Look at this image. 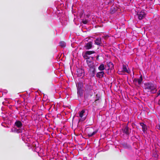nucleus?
<instances>
[{
    "mask_svg": "<svg viewBox=\"0 0 160 160\" xmlns=\"http://www.w3.org/2000/svg\"><path fill=\"white\" fill-rule=\"evenodd\" d=\"M22 124V122L20 121H17L15 123V126H16L18 128H14L12 129V131L15 132L17 133H20L22 134L21 135L22 137V139L26 140L27 142H30L31 141L32 139V138L29 137L28 136V133L24 129L21 128Z\"/></svg>",
    "mask_w": 160,
    "mask_h": 160,
    "instance_id": "obj_1",
    "label": "nucleus"
},
{
    "mask_svg": "<svg viewBox=\"0 0 160 160\" xmlns=\"http://www.w3.org/2000/svg\"><path fill=\"white\" fill-rule=\"evenodd\" d=\"M145 90L151 93H155L157 92V86L151 82L146 83L144 84Z\"/></svg>",
    "mask_w": 160,
    "mask_h": 160,
    "instance_id": "obj_2",
    "label": "nucleus"
},
{
    "mask_svg": "<svg viewBox=\"0 0 160 160\" xmlns=\"http://www.w3.org/2000/svg\"><path fill=\"white\" fill-rule=\"evenodd\" d=\"M95 53L94 51H87L85 52V53L83 55V58L85 59L86 60L87 62H92L93 61L94 59V57L90 56L92 54Z\"/></svg>",
    "mask_w": 160,
    "mask_h": 160,
    "instance_id": "obj_3",
    "label": "nucleus"
},
{
    "mask_svg": "<svg viewBox=\"0 0 160 160\" xmlns=\"http://www.w3.org/2000/svg\"><path fill=\"white\" fill-rule=\"evenodd\" d=\"M130 70L128 68V66L126 65H123L122 67V70L119 69L118 71V73L119 74H124L125 72L127 73H130Z\"/></svg>",
    "mask_w": 160,
    "mask_h": 160,
    "instance_id": "obj_4",
    "label": "nucleus"
},
{
    "mask_svg": "<svg viewBox=\"0 0 160 160\" xmlns=\"http://www.w3.org/2000/svg\"><path fill=\"white\" fill-rule=\"evenodd\" d=\"M145 16L146 14L145 12H144L141 11L138 12L136 16L137 17L139 20H141L144 18L145 17Z\"/></svg>",
    "mask_w": 160,
    "mask_h": 160,
    "instance_id": "obj_5",
    "label": "nucleus"
},
{
    "mask_svg": "<svg viewBox=\"0 0 160 160\" xmlns=\"http://www.w3.org/2000/svg\"><path fill=\"white\" fill-rule=\"evenodd\" d=\"M79 116L82 121L86 119V114L85 113V110H82L79 112Z\"/></svg>",
    "mask_w": 160,
    "mask_h": 160,
    "instance_id": "obj_6",
    "label": "nucleus"
},
{
    "mask_svg": "<svg viewBox=\"0 0 160 160\" xmlns=\"http://www.w3.org/2000/svg\"><path fill=\"white\" fill-rule=\"evenodd\" d=\"M77 74L78 77L83 76L84 74V70L81 69H78L77 71Z\"/></svg>",
    "mask_w": 160,
    "mask_h": 160,
    "instance_id": "obj_7",
    "label": "nucleus"
},
{
    "mask_svg": "<svg viewBox=\"0 0 160 160\" xmlns=\"http://www.w3.org/2000/svg\"><path fill=\"white\" fill-rule=\"evenodd\" d=\"M76 86L78 89V92L80 91L83 88V84L81 82H79L78 84H76Z\"/></svg>",
    "mask_w": 160,
    "mask_h": 160,
    "instance_id": "obj_8",
    "label": "nucleus"
},
{
    "mask_svg": "<svg viewBox=\"0 0 160 160\" xmlns=\"http://www.w3.org/2000/svg\"><path fill=\"white\" fill-rule=\"evenodd\" d=\"M140 125L142 127V129L143 132L145 133L147 132V126L143 123H141Z\"/></svg>",
    "mask_w": 160,
    "mask_h": 160,
    "instance_id": "obj_9",
    "label": "nucleus"
},
{
    "mask_svg": "<svg viewBox=\"0 0 160 160\" xmlns=\"http://www.w3.org/2000/svg\"><path fill=\"white\" fill-rule=\"evenodd\" d=\"M107 66L108 67V70H112L113 68V64L111 62H107Z\"/></svg>",
    "mask_w": 160,
    "mask_h": 160,
    "instance_id": "obj_10",
    "label": "nucleus"
},
{
    "mask_svg": "<svg viewBox=\"0 0 160 160\" xmlns=\"http://www.w3.org/2000/svg\"><path fill=\"white\" fill-rule=\"evenodd\" d=\"M104 72L103 71H101L98 72L97 74V77L99 78H101L103 77Z\"/></svg>",
    "mask_w": 160,
    "mask_h": 160,
    "instance_id": "obj_11",
    "label": "nucleus"
},
{
    "mask_svg": "<svg viewBox=\"0 0 160 160\" xmlns=\"http://www.w3.org/2000/svg\"><path fill=\"white\" fill-rule=\"evenodd\" d=\"M92 44L91 42H88V43L85 46L86 49H91L92 46Z\"/></svg>",
    "mask_w": 160,
    "mask_h": 160,
    "instance_id": "obj_12",
    "label": "nucleus"
},
{
    "mask_svg": "<svg viewBox=\"0 0 160 160\" xmlns=\"http://www.w3.org/2000/svg\"><path fill=\"white\" fill-rule=\"evenodd\" d=\"M101 38H98L95 41V44L97 45H99L101 43Z\"/></svg>",
    "mask_w": 160,
    "mask_h": 160,
    "instance_id": "obj_13",
    "label": "nucleus"
},
{
    "mask_svg": "<svg viewBox=\"0 0 160 160\" xmlns=\"http://www.w3.org/2000/svg\"><path fill=\"white\" fill-rule=\"evenodd\" d=\"M87 63L90 68L95 67L94 65V62L93 61L92 62H87Z\"/></svg>",
    "mask_w": 160,
    "mask_h": 160,
    "instance_id": "obj_14",
    "label": "nucleus"
},
{
    "mask_svg": "<svg viewBox=\"0 0 160 160\" xmlns=\"http://www.w3.org/2000/svg\"><path fill=\"white\" fill-rule=\"evenodd\" d=\"M90 72H91L92 73V77H93L95 75V72L96 70L95 67L90 68Z\"/></svg>",
    "mask_w": 160,
    "mask_h": 160,
    "instance_id": "obj_15",
    "label": "nucleus"
},
{
    "mask_svg": "<svg viewBox=\"0 0 160 160\" xmlns=\"http://www.w3.org/2000/svg\"><path fill=\"white\" fill-rule=\"evenodd\" d=\"M123 131L124 133H125V134H126L127 135H128L129 134L128 128L127 127H125L123 129Z\"/></svg>",
    "mask_w": 160,
    "mask_h": 160,
    "instance_id": "obj_16",
    "label": "nucleus"
},
{
    "mask_svg": "<svg viewBox=\"0 0 160 160\" xmlns=\"http://www.w3.org/2000/svg\"><path fill=\"white\" fill-rule=\"evenodd\" d=\"M105 68L104 65L102 64H101L98 68V69L101 71L103 70Z\"/></svg>",
    "mask_w": 160,
    "mask_h": 160,
    "instance_id": "obj_17",
    "label": "nucleus"
},
{
    "mask_svg": "<svg viewBox=\"0 0 160 160\" xmlns=\"http://www.w3.org/2000/svg\"><path fill=\"white\" fill-rule=\"evenodd\" d=\"M97 132V131L95 130L92 132H89L88 134V136L89 137H92L93 135L95 134Z\"/></svg>",
    "mask_w": 160,
    "mask_h": 160,
    "instance_id": "obj_18",
    "label": "nucleus"
},
{
    "mask_svg": "<svg viewBox=\"0 0 160 160\" xmlns=\"http://www.w3.org/2000/svg\"><path fill=\"white\" fill-rule=\"evenodd\" d=\"M138 79V84L140 85L142 81V77L141 75L139 78Z\"/></svg>",
    "mask_w": 160,
    "mask_h": 160,
    "instance_id": "obj_19",
    "label": "nucleus"
},
{
    "mask_svg": "<svg viewBox=\"0 0 160 160\" xmlns=\"http://www.w3.org/2000/svg\"><path fill=\"white\" fill-rule=\"evenodd\" d=\"M60 46L62 47H64L66 46V44L65 42L63 41H61L59 42Z\"/></svg>",
    "mask_w": 160,
    "mask_h": 160,
    "instance_id": "obj_20",
    "label": "nucleus"
},
{
    "mask_svg": "<svg viewBox=\"0 0 160 160\" xmlns=\"http://www.w3.org/2000/svg\"><path fill=\"white\" fill-rule=\"evenodd\" d=\"M2 125L5 127H7L8 128H9V123H7L6 122H4V123H2Z\"/></svg>",
    "mask_w": 160,
    "mask_h": 160,
    "instance_id": "obj_21",
    "label": "nucleus"
},
{
    "mask_svg": "<svg viewBox=\"0 0 160 160\" xmlns=\"http://www.w3.org/2000/svg\"><path fill=\"white\" fill-rule=\"evenodd\" d=\"M133 81L135 83H136L137 82H138V79L137 78H134Z\"/></svg>",
    "mask_w": 160,
    "mask_h": 160,
    "instance_id": "obj_22",
    "label": "nucleus"
},
{
    "mask_svg": "<svg viewBox=\"0 0 160 160\" xmlns=\"http://www.w3.org/2000/svg\"><path fill=\"white\" fill-rule=\"evenodd\" d=\"M160 95V89L159 90L158 92L157 93V96Z\"/></svg>",
    "mask_w": 160,
    "mask_h": 160,
    "instance_id": "obj_23",
    "label": "nucleus"
},
{
    "mask_svg": "<svg viewBox=\"0 0 160 160\" xmlns=\"http://www.w3.org/2000/svg\"><path fill=\"white\" fill-rule=\"evenodd\" d=\"M87 21H84L83 22V23L85 24H86L87 23Z\"/></svg>",
    "mask_w": 160,
    "mask_h": 160,
    "instance_id": "obj_24",
    "label": "nucleus"
},
{
    "mask_svg": "<svg viewBox=\"0 0 160 160\" xmlns=\"http://www.w3.org/2000/svg\"><path fill=\"white\" fill-rule=\"evenodd\" d=\"M159 129H160V126H159Z\"/></svg>",
    "mask_w": 160,
    "mask_h": 160,
    "instance_id": "obj_25",
    "label": "nucleus"
}]
</instances>
